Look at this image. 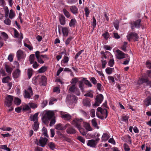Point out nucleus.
I'll return each mask as SVG.
<instances>
[{"mask_svg":"<svg viewBox=\"0 0 151 151\" xmlns=\"http://www.w3.org/2000/svg\"><path fill=\"white\" fill-rule=\"evenodd\" d=\"M15 16V14L14 11L12 9L10 10L9 11V18L12 19L14 18Z\"/></svg>","mask_w":151,"mask_h":151,"instance_id":"72a5a7b5","label":"nucleus"},{"mask_svg":"<svg viewBox=\"0 0 151 151\" xmlns=\"http://www.w3.org/2000/svg\"><path fill=\"white\" fill-rule=\"evenodd\" d=\"M97 73H98L99 75L101 76V78H105L104 75L102 71L96 70Z\"/></svg>","mask_w":151,"mask_h":151,"instance_id":"0e129e2a","label":"nucleus"},{"mask_svg":"<svg viewBox=\"0 0 151 151\" xmlns=\"http://www.w3.org/2000/svg\"><path fill=\"white\" fill-rule=\"evenodd\" d=\"M128 116H123L122 118V120L126 123H127L128 122Z\"/></svg>","mask_w":151,"mask_h":151,"instance_id":"4d7b16f0","label":"nucleus"},{"mask_svg":"<svg viewBox=\"0 0 151 151\" xmlns=\"http://www.w3.org/2000/svg\"><path fill=\"white\" fill-rule=\"evenodd\" d=\"M39 78V82L40 84L43 85L44 83L46 82V78L45 76H42L38 77Z\"/></svg>","mask_w":151,"mask_h":151,"instance_id":"4be33fe9","label":"nucleus"},{"mask_svg":"<svg viewBox=\"0 0 151 151\" xmlns=\"http://www.w3.org/2000/svg\"><path fill=\"white\" fill-rule=\"evenodd\" d=\"M68 88V90L70 92L73 93L78 96L80 94V92L78 88H77V86L75 84L69 85Z\"/></svg>","mask_w":151,"mask_h":151,"instance_id":"39448f33","label":"nucleus"},{"mask_svg":"<svg viewBox=\"0 0 151 151\" xmlns=\"http://www.w3.org/2000/svg\"><path fill=\"white\" fill-rule=\"evenodd\" d=\"M70 125L66 129V132L68 134H74L76 133L75 130L71 127H69Z\"/></svg>","mask_w":151,"mask_h":151,"instance_id":"b1692460","label":"nucleus"},{"mask_svg":"<svg viewBox=\"0 0 151 151\" xmlns=\"http://www.w3.org/2000/svg\"><path fill=\"white\" fill-rule=\"evenodd\" d=\"M1 35L3 37L4 40H6L9 37L7 34L5 32H1Z\"/></svg>","mask_w":151,"mask_h":151,"instance_id":"ea45409f","label":"nucleus"},{"mask_svg":"<svg viewBox=\"0 0 151 151\" xmlns=\"http://www.w3.org/2000/svg\"><path fill=\"white\" fill-rule=\"evenodd\" d=\"M48 145L50 149L52 150H53L55 148V145L54 143L52 142L49 143Z\"/></svg>","mask_w":151,"mask_h":151,"instance_id":"603ef678","label":"nucleus"},{"mask_svg":"<svg viewBox=\"0 0 151 151\" xmlns=\"http://www.w3.org/2000/svg\"><path fill=\"white\" fill-rule=\"evenodd\" d=\"M97 110L98 112H96V115L98 118L102 119L106 118L107 116V112L106 109L99 107Z\"/></svg>","mask_w":151,"mask_h":151,"instance_id":"f03ea898","label":"nucleus"},{"mask_svg":"<svg viewBox=\"0 0 151 151\" xmlns=\"http://www.w3.org/2000/svg\"><path fill=\"white\" fill-rule=\"evenodd\" d=\"M47 69V67L45 66H43L38 70V72L39 73H42L45 72Z\"/></svg>","mask_w":151,"mask_h":151,"instance_id":"a19ab883","label":"nucleus"},{"mask_svg":"<svg viewBox=\"0 0 151 151\" xmlns=\"http://www.w3.org/2000/svg\"><path fill=\"white\" fill-rule=\"evenodd\" d=\"M79 87L82 91H83L84 88V84L82 81H80L79 82Z\"/></svg>","mask_w":151,"mask_h":151,"instance_id":"79ce46f5","label":"nucleus"},{"mask_svg":"<svg viewBox=\"0 0 151 151\" xmlns=\"http://www.w3.org/2000/svg\"><path fill=\"white\" fill-rule=\"evenodd\" d=\"M104 59L103 58V59L101 60V62H102V68L104 69V68L106 66V65L107 63V62L106 60H103Z\"/></svg>","mask_w":151,"mask_h":151,"instance_id":"e2e57ef3","label":"nucleus"},{"mask_svg":"<svg viewBox=\"0 0 151 151\" xmlns=\"http://www.w3.org/2000/svg\"><path fill=\"white\" fill-rule=\"evenodd\" d=\"M77 23L76 20L74 19H71L69 23L70 27H75Z\"/></svg>","mask_w":151,"mask_h":151,"instance_id":"5701e85b","label":"nucleus"},{"mask_svg":"<svg viewBox=\"0 0 151 151\" xmlns=\"http://www.w3.org/2000/svg\"><path fill=\"white\" fill-rule=\"evenodd\" d=\"M91 122L92 125L93 127L97 129L99 128L97 122H96V119L95 118L93 119L92 120Z\"/></svg>","mask_w":151,"mask_h":151,"instance_id":"58836bf2","label":"nucleus"},{"mask_svg":"<svg viewBox=\"0 0 151 151\" xmlns=\"http://www.w3.org/2000/svg\"><path fill=\"white\" fill-rule=\"evenodd\" d=\"M146 66L149 69H151V62L147 61L146 63Z\"/></svg>","mask_w":151,"mask_h":151,"instance_id":"774afa93","label":"nucleus"},{"mask_svg":"<svg viewBox=\"0 0 151 151\" xmlns=\"http://www.w3.org/2000/svg\"><path fill=\"white\" fill-rule=\"evenodd\" d=\"M73 38L72 36H70L68 38L65 42V44L66 45H68L70 42L71 41Z\"/></svg>","mask_w":151,"mask_h":151,"instance_id":"a18cd8bd","label":"nucleus"},{"mask_svg":"<svg viewBox=\"0 0 151 151\" xmlns=\"http://www.w3.org/2000/svg\"><path fill=\"white\" fill-rule=\"evenodd\" d=\"M14 36L15 38H17L19 39L20 40H21L23 38V34L22 33H20V34L19 35L18 32L15 29H14Z\"/></svg>","mask_w":151,"mask_h":151,"instance_id":"dca6fc26","label":"nucleus"},{"mask_svg":"<svg viewBox=\"0 0 151 151\" xmlns=\"http://www.w3.org/2000/svg\"><path fill=\"white\" fill-rule=\"evenodd\" d=\"M29 106L30 108H32V109H34L35 108H36L37 105V104L36 103H33L32 102H30L29 103Z\"/></svg>","mask_w":151,"mask_h":151,"instance_id":"e433bc0d","label":"nucleus"},{"mask_svg":"<svg viewBox=\"0 0 151 151\" xmlns=\"http://www.w3.org/2000/svg\"><path fill=\"white\" fill-rule=\"evenodd\" d=\"M12 78L9 76H7L2 78V81L3 83H8L9 81L11 80Z\"/></svg>","mask_w":151,"mask_h":151,"instance_id":"a878e982","label":"nucleus"},{"mask_svg":"<svg viewBox=\"0 0 151 151\" xmlns=\"http://www.w3.org/2000/svg\"><path fill=\"white\" fill-rule=\"evenodd\" d=\"M47 139L46 138L41 137L39 142L36 140L35 143L37 145L41 147H44L46 144Z\"/></svg>","mask_w":151,"mask_h":151,"instance_id":"9b49d317","label":"nucleus"},{"mask_svg":"<svg viewBox=\"0 0 151 151\" xmlns=\"http://www.w3.org/2000/svg\"><path fill=\"white\" fill-rule=\"evenodd\" d=\"M54 116V114L53 111H45L44 112L42 119L45 122L50 120Z\"/></svg>","mask_w":151,"mask_h":151,"instance_id":"7ed1b4c3","label":"nucleus"},{"mask_svg":"<svg viewBox=\"0 0 151 151\" xmlns=\"http://www.w3.org/2000/svg\"><path fill=\"white\" fill-rule=\"evenodd\" d=\"M77 97L74 95H68L66 99V102L69 104H72L76 103L77 101Z\"/></svg>","mask_w":151,"mask_h":151,"instance_id":"20e7f679","label":"nucleus"},{"mask_svg":"<svg viewBox=\"0 0 151 151\" xmlns=\"http://www.w3.org/2000/svg\"><path fill=\"white\" fill-rule=\"evenodd\" d=\"M83 126L88 131H91L92 130V129L88 123L84 122Z\"/></svg>","mask_w":151,"mask_h":151,"instance_id":"c85d7f7f","label":"nucleus"},{"mask_svg":"<svg viewBox=\"0 0 151 151\" xmlns=\"http://www.w3.org/2000/svg\"><path fill=\"white\" fill-rule=\"evenodd\" d=\"M63 13L65 16L68 18H70L71 17V14L67 10L65 9H63Z\"/></svg>","mask_w":151,"mask_h":151,"instance_id":"7c9ffc66","label":"nucleus"},{"mask_svg":"<svg viewBox=\"0 0 151 151\" xmlns=\"http://www.w3.org/2000/svg\"><path fill=\"white\" fill-rule=\"evenodd\" d=\"M21 71L20 70L17 69L13 73V77L14 78H18L20 76Z\"/></svg>","mask_w":151,"mask_h":151,"instance_id":"a211bd4d","label":"nucleus"},{"mask_svg":"<svg viewBox=\"0 0 151 151\" xmlns=\"http://www.w3.org/2000/svg\"><path fill=\"white\" fill-rule=\"evenodd\" d=\"M70 10L71 12L74 15H77L78 14V9L75 5L71 6L70 7Z\"/></svg>","mask_w":151,"mask_h":151,"instance_id":"2eb2a0df","label":"nucleus"},{"mask_svg":"<svg viewBox=\"0 0 151 151\" xmlns=\"http://www.w3.org/2000/svg\"><path fill=\"white\" fill-rule=\"evenodd\" d=\"M115 55L116 58L119 60L124 58L128 55L119 50L116 51Z\"/></svg>","mask_w":151,"mask_h":151,"instance_id":"423d86ee","label":"nucleus"},{"mask_svg":"<svg viewBox=\"0 0 151 151\" xmlns=\"http://www.w3.org/2000/svg\"><path fill=\"white\" fill-rule=\"evenodd\" d=\"M0 129L4 131H10L12 129V128L10 127H3L1 128Z\"/></svg>","mask_w":151,"mask_h":151,"instance_id":"6e6d98bb","label":"nucleus"},{"mask_svg":"<svg viewBox=\"0 0 151 151\" xmlns=\"http://www.w3.org/2000/svg\"><path fill=\"white\" fill-rule=\"evenodd\" d=\"M113 69L110 68H106L105 70V71L106 73L108 75L111 74L113 71Z\"/></svg>","mask_w":151,"mask_h":151,"instance_id":"49530a36","label":"nucleus"},{"mask_svg":"<svg viewBox=\"0 0 151 151\" xmlns=\"http://www.w3.org/2000/svg\"><path fill=\"white\" fill-rule=\"evenodd\" d=\"M83 106L86 107H90L91 106L90 100L89 99L86 98L83 99Z\"/></svg>","mask_w":151,"mask_h":151,"instance_id":"6ab92c4d","label":"nucleus"},{"mask_svg":"<svg viewBox=\"0 0 151 151\" xmlns=\"http://www.w3.org/2000/svg\"><path fill=\"white\" fill-rule=\"evenodd\" d=\"M30 108L29 103L27 104H24L23 106L22 109L23 110H28L30 109Z\"/></svg>","mask_w":151,"mask_h":151,"instance_id":"3c124183","label":"nucleus"},{"mask_svg":"<svg viewBox=\"0 0 151 151\" xmlns=\"http://www.w3.org/2000/svg\"><path fill=\"white\" fill-rule=\"evenodd\" d=\"M70 29L69 27H63L62 29V32L63 35L65 37L67 36L69 33Z\"/></svg>","mask_w":151,"mask_h":151,"instance_id":"f3484780","label":"nucleus"},{"mask_svg":"<svg viewBox=\"0 0 151 151\" xmlns=\"http://www.w3.org/2000/svg\"><path fill=\"white\" fill-rule=\"evenodd\" d=\"M53 91L54 92H56L58 93H60V90L58 87H56L54 88Z\"/></svg>","mask_w":151,"mask_h":151,"instance_id":"052dcab7","label":"nucleus"},{"mask_svg":"<svg viewBox=\"0 0 151 151\" xmlns=\"http://www.w3.org/2000/svg\"><path fill=\"white\" fill-rule=\"evenodd\" d=\"M146 82V79L144 78H141L138 81V83L139 84H142L143 83H145Z\"/></svg>","mask_w":151,"mask_h":151,"instance_id":"680f3d73","label":"nucleus"},{"mask_svg":"<svg viewBox=\"0 0 151 151\" xmlns=\"http://www.w3.org/2000/svg\"><path fill=\"white\" fill-rule=\"evenodd\" d=\"M42 134H43L45 136L48 137L47 131L46 128L45 127H43L42 129Z\"/></svg>","mask_w":151,"mask_h":151,"instance_id":"c03bdc74","label":"nucleus"},{"mask_svg":"<svg viewBox=\"0 0 151 151\" xmlns=\"http://www.w3.org/2000/svg\"><path fill=\"white\" fill-rule=\"evenodd\" d=\"M82 121L81 119H75L72 122L71 124L78 129L82 135L84 136L86 135V130L81 127V122Z\"/></svg>","mask_w":151,"mask_h":151,"instance_id":"f257e3e1","label":"nucleus"},{"mask_svg":"<svg viewBox=\"0 0 151 151\" xmlns=\"http://www.w3.org/2000/svg\"><path fill=\"white\" fill-rule=\"evenodd\" d=\"M99 140V139L97 138L96 140L91 139L88 140L87 143V145L92 147H95Z\"/></svg>","mask_w":151,"mask_h":151,"instance_id":"1a4fd4ad","label":"nucleus"},{"mask_svg":"<svg viewBox=\"0 0 151 151\" xmlns=\"http://www.w3.org/2000/svg\"><path fill=\"white\" fill-rule=\"evenodd\" d=\"M33 72V70L31 68L28 69L27 71V73L28 78L30 79L32 77Z\"/></svg>","mask_w":151,"mask_h":151,"instance_id":"473e14b6","label":"nucleus"},{"mask_svg":"<svg viewBox=\"0 0 151 151\" xmlns=\"http://www.w3.org/2000/svg\"><path fill=\"white\" fill-rule=\"evenodd\" d=\"M69 125V124H67L65 126H63L61 124H58L55 125V129L58 130H63L68 127Z\"/></svg>","mask_w":151,"mask_h":151,"instance_id":"4468645a","label":"nucleus"},{"mask_svg":"<svg viewBox=\"0 0 151 151\" xmlns=\"http://www.w3.org/2000/svg\"><path fill=\"white\" fill-rule=\"evenodd\" d=\"M14 104L17 105H18L20 104L21 103V100L17 98H15L14 100Z\"/></svg>","mask_w":151,"mask_h":151,"instance_id":"c9c22d12","label":"nucleus"},{"mask_svg":"<svg viewBox=\"0 0 151 151\" xmlns=\"http://www.w3.org/2000/svg\"><path fill=\"white\" fill-rule=\"evenodd\" d=\"M77 139L83 144L85 143V139L82 137L78 136L77 137Z\"/></svg>","mask_w":151,"mask_h":151,"instance_id":"338daca9","label":"nucleus"},{"mask_svg":"<svg viewBox=\"0 0 151 151\" xmlns=\"http://www.w3.org/2000/svg\"><path fill=\"white\" fill-rule=\"evenodd\" d=\"M4 23L7 25H9L11 24V20L9 18H6L4 21Z\"/></svg>","mask_w":151,"mask_h":151,"instance_id":"864d4df0","label":"nucleus"},{"mask_svg":"<svg viewBox=\"0 0 151 151\" xmlns=\"http://www.w3.org/2000/svg\"><path fill=\"white\" fill-rule=\"evenodd\" d=\"M127 37V40L129 41L132 39L137 41L139 38L137 34L135 32H132L128 34Z\"/></svg>","mask_w":151,"mask_h":151,"instance_id":"6e6552de","label":"nucleus"},{"mask_svg":"<svg viewBox=\"0 0 151 151\" xmlns=\"http://www.w3.org/2000/svg\"><path fill=\"white\" fill-rule=\"evenodd\" d=\"M5 68L6 72L8 74H11L12 70V68L7 65H5Z\"/></svg>","mask_w":151,"mask_h":151,"instance_id":"f704fd0d","label":"nucleus"},{"mask_svg":"<svg viewBox=\"0 0 151 151\" xmlns=\"http://www.w3.org/2000/svg\"><path fill=\"white\" fill-rule=\"evenodd\" d=\"M4 11L5 12V17L7 18L9 14V10L7 7L5 6L4 7Z\"/></svg>","mask_w":151,"mask_h":151,"instance_id":"37998d69","label":"nucleus"},{"mask_svg":"<svg viewBox=\"0 0 151 151\" xmlns=\"http://www.w3.org/2000/svg\"><path fill=\"white\" fill-rule=\"evenodd\" d=\"M69 60V59L68 57L65 56H64L63 59L62 60L61 62V64L62 65L65 66V64L67 63L68 62Z\"/></svg>","mask_w":151,"mask_h":151,"instance_id":"cd10ccee","label":"nucleus"},{"mask_svg":"<svg viewBox=\"0 0 151 151\" xmlns=\"http://www.w3.org/2000/svg\"><path fill=\"white\" fill-rule=\"evenodd\" d=\"M141 20L140 19H138L135 21H133L129 23L131 29L133 30L135 28H139L140 27V23Z\"/></svg>","mask_w":151,"mask_h":151,"instance_id":"0eeeda50","label":"nucleus"},{"mask_svg":"<svg viewBox=\"0 0 151 151\" xmlns=\"http://www.w3.org/2000/svg\"><path fill=\"white\" fill-rule=\"evenodd\" d=\"M32 95V91L31 87H29L27 90H24V95L25 98L29 99Z\"/></svg>","mask_w":151,"mask_h":151,"instance_id":"f8f14e48","label":"nucleus"},{"mask_svg":"<svg viewBox=\"0 0 151 151\" xmlns=\"http://www.w3.org/2000/svg\"><path fill=\"white\" fill-rule=\"evenodd\" d=\"M39 123L38 122H34L33 129L35 131H37L39 127Z\"/></svg>","mask_w":151,"mask_h":151,"instance_id":"09e8293b","label":"nucleus"},{"mask_svg":"<svg viewBox=\"0 0 151 151\" xmlns=\"http://www.w3.org/2000/svg\"><path fill=\"white\" fill-rule=\"evenodd\" d=\"M151 101V97L150 96H148L147 98L144 101V104L146 106H149Z\"/></svg>","mask_w":151,"mask_h":151,"instance_id":"393cba45","label":"nucleus"},{"mask_svg":"<svg viewBox=\"0 0 151 151\" xmlns=\"http://www.w3.org/2000/svg\"><path fill=\"white\" fill-rule=\"evenodd\" d=\"M13 99L12 96L8 95L6 97V101L5 102V105L7 107H10L12 104V102Z\"/></svg>","mask_w":151,"mask_h":151,"instance_id":"ddd939ff","label":"nucleus"},{"mask_svg":"<svg viewBox=\"0 0 151 151\" xmlns=\"http://www.w3.org/2000/svg\"><path fill=\"white\" fill-rule=\"evenodd\" d=\"M127 43L126 42H124V44L121 47V49L124 52H125L126 50V48L127 47Z\"/></svg>","mask_w":151,"mask_h":151,"instance_id":"5fc2aeb1","label":"nucleus"},{"mask_svg":"<svg viewBox=\"0 0 151 151\" xmlns=\"http://www.w3.org/2000/svg\"><path fill=\"white\" fill-rule=\"evenodd\" d=\"M102 36H103L106 40H107L109 37V34L107 32H105L102 35Z\"/></svg>","mask_w":151,"mask_h":151,"instance_id":"69168bd1","label":"nucleus"},{"mask_svg":"<svg viewBox=\"0 0 151 151\" xmlns=\"http://www.w3.org/2000/svg\"><path fill=\"white\" fill-rule=\"evenodd\" d=\"M104 99V96L101 94H99L96 96V101L94 104L96 106H98L101 103Z\"/></svg>","mask_w":151,"mask_h":151,"instance_id":"9d476101","label":"nucleus"},{"mask_svg":"<svg viewBox=\"0 0 151 151\" xmlns=\"http://www.w3.org/2000/svg\"><path fill=\"white\" fill-rule=\"evenodd\" d=\"M35 59V56L34 54H32L30 56L29 61L31 64H32L34 62Z\"/></svg>","mask_w":151,"mask_h":151,"instance_id":"4c0bfd02","label":"nucleus"},{"mask_svg":"<svg viewBox=\"0 0 151 151\" xmlns=\"http://www.w3.org/2000/svg\"><path fill=\"white\" fill-rule=\"evenodd\" d=\"M17 56L19 60L22 58H23L25 57L23 51L21 50H18L17 52Z\"/></svg>","mask_w":151,"mask_h":151,"instance_id":"aec40b11","label":"nucleus"},{"mask_svg":"<svg viewBox=\"0 0 151 151\" xmlns=\"http://www.w3.org/2000/svg\"><path fill=\"white\" fill-rule=\"evenodd\" d=\"M38 113H36L33 115L30 116V118L31 120L33 121L34 122H38Z\"/></svg>","mask_w":151,"mask_h":151,"instance_id":"412c9836","label":"nucleus"},{"mask_svg":"<svg viewBox=\"0 0 151 151\" xmlns=\"http://www.w3.org/2000/svg\"><path fill=\"white\" fill-rule=\"evenodd\" d=\"M114 64V60L113 58H111L108 63V65L111 67H112Z\"/></svg>","mask_w":151,"mask_h":151,"instance_id":"8fccbe9b","label":"nucleus"},{"mask_svg":"<svg viewBox=\"0 0 151 151\" xmlns=\"http://www.w3.org/2000/svg\"><path fill=\"white\" fill-rule=\"evenodd\" d=\"M108 78L110 83H111V82L114 83L115 81L114 78L113 77L109 76H108Z\"/></svg>","mask_w":151,"mask_h":151,"instance_id":"bf43d9fd","label":"nucleus"},{"mask_svg":"<svg viewBox=\"0 0 151 151\" xmlns=\"http://www.w3.org/2000/svg\"><path fill=\"white\" fill-rule=\"evenodd\" d=\"M110 137L109 135L106 133H104L102 137V140L103 141H107Z\"/></svg>","mask_w":151,"mask_h":151,"instance_id":"2f4dec72","label":"nucleus"},{"mask_svg":"<svg viewBox=\"0 0 151 151\" xmlns=\"http://www.w3.org/2000/svg\"><path fill=\"white\" fill-rule=\"evenodd\" d=\"M59 21L61 24L64 25L65 24V19L63 15H61L59 18Z\"/></svg>","mask_w":151,"mask_h":151,"instance_id":"c756f323","label":"nucleus"},{"mask_svg":"<svg viewBox=\"0 0 151 151\" xmlns=\"http://www.w3.org/2000/svg\"><path fill=\"white\" fill-rule=\"evenodd\" d=\"M61 117L65 120H69L71 119V116L69 114L63 113L62 114Z\"/></svg>","mask_w":151,"mask_h":151,"instance_id":"bb28decb","label":"nucleus"},{"mask_svg":"<svg viewBox=\"0 0 151 151\" xmlns=\"http://www.w3.org/2000/svg\"><path fill=\"white\" fill-rule=\"evenodd\" d=\"M39 81V78L38 77H34L32 79V82L35 84H36L38 83Z\"/></svg>","mask_w":151,"mask_h":151,"instance_id":"de8ad7c7","label":"nucleus"},{"mask_svg":"<svg viewBox=\"0 0 151 151\" xmlns=\"http://www.w3.org/2000/svg\"><path fill=\"white\" fill-rule=\"evenodd\" d=\"M37 60L38 62L40 64H43L44 63V61L42 60L41 56L38 57L37 56Z\"/></svg>","mask_w":151,"mask_h":151,"instance_id":"13d9d810","label":"nucleus"}]
</instances>
